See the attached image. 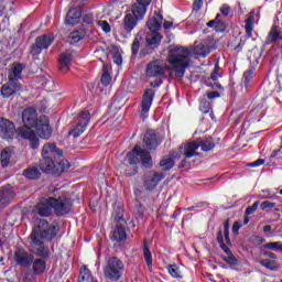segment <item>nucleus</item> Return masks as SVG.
I'll list each match as a JSON object with an SVG mask.
<instances>
[{"instance_id":"nucleus-15","label":"nucleus","mask_w":282,"mask_h":282,"mask_svg":"<svg viewBox=\"0 0 282 282\" xmlns=\"http://www.w3.org/2000/svg\"><path fill=\"white\" fill-rule=\"evenodd\" d=\"M21 89H23L21 83L14 79H9V82L1 87V96L3 98H10V96H14V94H18Z\"/></svg>"},{"instance_id":"nucleus-26","label":"nucleus","mask_w":282,"mask_h":282,"mask_svg":"<svg viewBox=\"0 0 282 282\" xmlns=\"http://www.w3.org/2000/svg\"><path fill=\"white\" fill-rule=\"evenodd\" d=\"M58 65H59V70L63 74H67L69 72V67L72 65V53H62L58 58Z\"/></svg>"},{"instance_id":"nucleus-17","label":"nucleus","mask_w":282,"mask_h":282,"mask_svg":"<svg viewBox=\"0 0 282 282\" xmlns=\"http://www.w3.org/2000/svg\"><path fill=\"white\" fill-rule=\"evenodd\" d=\"M140 19H144V15L133 14V9H131V13H127L123 18L124 32H128V33L133 32Z\"/></svg>"},{"instance_id":"nucleus-24","label":"nucleus","mask_w":282,"mask_h":282,"mask_svg":"<svg viewBox=\"0 0 282 282\" xmlns=\"http://www.w3.org/2000/svg\"><path fill=\"white\" fill-rule=\"evenodd\" d=\"M152 0H137V2L132 6V13L137 14V17H144L147 14V8L151 6Z\"/></svg>"},{"instance_id":"nucleus-51","label":"nucleus","mask_w":282,"mask_h":282,"mask_svg":"<svg viewBox=\"0 0 282 282\" xmlns=\"http://www.w3.org/2000/svg\"><path fill=\"white\" fill-rule=\"evenodd\" d=\"M70 39H72V43H78L79 41H83V39H85V33L75 31L72 33Z\"/></svg>"},{"instance_id":"nucleus-34","label":"nucleus","mask_w":282,"mask_h":282,"mask_svg":"<svg viewBox=\"0 0 282 282\" xmlns=\"http://www.w3.org/2000/svg\"><path fill=\"white\" fill-rule=\"evenodd\" d=\"M112 219L117 221V224H123V226L127 225V220H124V209H122V206H113Z\"/></svg>"},{"instance_id":"nucleus-64","label":"nucleus","mask_w":282,"mask_h":282,"mask_svg":"<svg viewBox=\"0 0 282 282\" xmlns=\"http://www.w3.org/2000/svg\"><path fill=\"white\" fill-rule=\"evenodd\" d=\"M219 247H220L221 250L225 251L227 254L232 253V251H230V248L228 247V245L221 242V243H219Z\"/></svg>"},{"instance_id":"nucleus-2","label":"nucleus","mask_w":282,"mask_h":282,"mask_svg":"<svg viewBox=\"0 0 282 282\" xmlns=\"http://www.w3.org/2000/svg\"><path fill=\"white\" fill-rule=\"evenodd\" d=\"M189 55L191 52L184 46H176L170 51L169 63L172 67L169 72L172 78H184L186 67L189 65Z\"/></svg>"},{"instance_id":"nucleus-28","label":"nucleus","mask_w":282,"mask_h":282,"mask_svg":"<svg viewBox=\"0 0 282 282\" xmlns=\"http://www.w3.org/2000/svg\"><path fill=\"white\" fill-rule=\"evenodd\" d=\"M276 41H282L281 28L272 25L267 35V45H272V43H276Z\"/></svg>"},{"instance_id":"nucleus-57","label":"nucleus","mask_w":282,"mask_h":282,"mask_svg":"<svg viewBox=\"0 0 282 282\" xmlns=\"http://www.w3.org/2000/svg\"><path fill=\"white\" fill-rule=\"evenodd\" d=\"M216 32H224L226 30V24L217 19V23L215 26Z\"/></svg>"},{"instance_id":"nucleus-59","label":"nucleus","mask_w":282,"mask_h":282,"mask_svg":"<svg viewBox=\"0 0 282 282\" xmlns=\"http://www.w3.org/2000/svg\"><path fill=\"white\" fill-rule=\"evenodd\" d=\"M208 100H213L215 98H219L221 95L218 91H208L206 93Z\"/></svg>"},{"instance_id":"nucleus-14","label":"nucleus","mask_w":282,"mask_h":282,"mask_svg":"<svg viewBox=\"0 0 282 282\" xmlns=\"http://www.w3.org/2000/svg\"><path fill=\"white\" fill-rule=\"evenodd\" d=\"M14 261L22 268H30L34 261V254L28 253V251L23 249H18L14 253Z\"/></svg>"},{"instance_id":"nucleus-61","label":"nucleus","mask_w":282,"mask_h":282,"mask_svg":"<svg viewBox=\"0 0 282 282\" xmlns=\"http://www.w3.org/2000/svg\"><path fill=\"white\" fill-rule=\"evenodd\" d=\"M261 254L263 257H267V259H276V253H273L271 251H262Z\"/></svg>"},{"instance_id":"nucleus-54","label":"nucleus","mask_w":282,"mask_h":282,"mask_svg":"<svg viewBox=\"0 0 282 282\" xmlns=\"http://www.w3.org/2000/svg\"><path fill=\"white\" fill-rule=\"evenodd\" d=\"M223 259L230 265H237V258L232 253H227V257H224Z\"/></svg>"},{"instance_id":"nucleus-46","label":"nucleus","mask_w":282,"mask_h":282,"mask_svg":"<svg viewBox=\"0 0 282 282\" xmlns=\"http://www.w3.org/2000/svg\"><path fill=\"white\" fill-rule=\"evenodd\" d=\"M126 177H133V175H138V164H129L124 170Z\"/></svg>"},{"instance_id":"nucleus-37","label":"nucleus","mask_w":282,"mask_h":282,"mask_svg":"<svg viewBox=\"0 0 282 282\" xmlns=\"http://www.w3.org/2000/svg\"><path fill=\"white\" fill-rule=\"evenodd\" d=\"M198 147H200L202 151L207 153V151H213V149H215V141L209 137L205 140L198 141Z\"/></svg>"},{"instance_id":"nucleus-18","label":"nucleus","mask_w":282,"mask_h":282,"mask_svg":"<svg viewBox=\"0 0 282 282\" xmlns=\"http://www.w3.org/2000/svg\"><path fill=\"white\" fill-rule=\"evenodd\" d=\"M18 133L20 138L30 141L31 149H39L41 143L39 142V138L36 137V133H34V130L30 128H20Z\"/></svg>"},{"instance_id":"nucleus-32","label":"nucleus","mask_w":282,"mask_h":282,"mask_svg":"<svg viewBox=\"0 0 282 282\" xmlns=\"http://www.w3.org/2000/svg\"><path fill=\"white\" fill-rule=\"evenodd\" d=\"M40 169L44 173H54V169H56V163L54 162V159L43 158L40 161Z\"/></svg>"},{"instance_id":"nucleus-21","label":"nucleus","mask_w":282,"mask_h":282,"mask_svg":"<svg viewBox=\"0 0 282 282\" xmlns=\"http://www.w3.org/2000/svg\"><path fill=\"white\" fill-rule=\"evenodd\" d=\"M0 135L8 140L14 135V123L6 118L0 119Z\"/></svg>"},{"instance_id":"nucleus-31","label":"nucleus","mask_w":282,"mask_h":282,"mask_svg":"<svg viewBox=\"0 0 282 282\" xmlns=\"http://www.w3.org/2000/svg\"><path fill=\"white\" fill-rule=\"evenodd\" d=\"M80 21V9L73 8L66 14L67 25H76Z\"/></svg>"},{"instance_id":"nucleus-50","label":"nucleus","mask_w":282,"mask_h":282,"mask_svg":"<svg viewBox=\"0 0 282 282\" xmlns=\"http://www.w3.org/2000/svg\"><path fill=\"white\" fill-rule=\"evenodd\" d=\"M140 41H142V37H140L139 35H137L133 40L131 47L133 55L138 54V52L140 51Z\"/></svg>"},{"instance_id":"nucleus-11","label":"nucleus","mask_w":282,"mask_h":282,"mask_svg":"<svg viewBox=\"0 0 282 282\" xmlns=\"http://www.w3.org/2000/svg\"><path fill=\"white\" fill-rule=\"evenodd\" d=\"M163 178L164 173L162 172L147 171L142 177L145 191H155V188H158V184H160Z\"/></svg>"},{"instance_id":"nucleus-52","label":"nucleus","mask_w":282,"mask_h":282,"mask_svg":"<svg viewBox=\"0 0 282 282\" xmlns=\"http://www.w3.org/2000/svg\"><path fill=\"white\" fill-rule=\"evenodd\" d=\"M98 25L104 32H106V34H109V32H111V25H109V22L100 20L98 21Z\"/></svg>"},{"instance_id":"nucleus-29","label":"nucleus","mask_w":282,"mask_h":282,"mask_svg":"<svg viewBox=\"0 0 282 282\" xmlns=\"http://www.w3.org/2000/svg\"><path fill=\"white\" fill-rule=\"evenodd\" d=\"M23 69H25V66H23V64L13 63L11 70L8 75L9 80H15L17 83H19V80H21L22 78L21 74H23Z\"/></svg>"},{"instance_id":"nucleus-22","label":"nucleus","mask_w":282,"mask_h":282,"mask_svg":"<svg viewBox=\"0 0 282 282\" xmlns=\"http://www.w3.org/2000/svg\"><path fill=\"white\" fill-rule=\"evenodd\" d=\"M143 143L145 144V149L149 151H154L160 145V139H158V134L154 130H148L143 138Z\"/></svg>"},{"instance_id":"nucleus-53","label":"nucleus","mask_w":282,"mask_h":282,"mask_svg":"<svg viewBox=\"0 0 282 282\" xmlns=\"http://www.w3.org/2000/svg\"><path fill=\"white\" fill-rule=\"evenodd\" d=\"M257 208H259V200L254 202L253 205L247 207L245 215H253L257 212Z\"/></svg>"},{"instance_id":"nucleus-9","label":"nucleus","mask_w":282,"mask_h":282,"mask_svg":"<svg viewBox=\"0 0 282 282\" xmlns=\"http://www.w3.org/2000/svg\"><path fill=\"white\" fill-rule=\"evenodd\" d=\"M148 78H164L166 74V62L164 59H153L145 68Z\"/></svg>"},{"instance_id":"nucleus-38","label":"nucleus","mask_w":282,"mask_h":282,"mask_svg":"<svg viewBox=\"0 0 282 282\" xmlns=\"http://www.w3.org/2000/svg\"><path fill=\"white\" fill-rule=\"evenodd\" d=\"M245 30L247 36L252 39V31L254 30V15H249L245 21Z\"/></svg>"},{"instance_id":"nucleus-35","label":"nucleus","mask_w":282,"mask_h":282,"mask_svg":"<svg viewBox=\"0 0 282 282\" xmlns=\"http://www.w3.org/2000/svg\"><path fill=\"white\" fill-rule=\"evenodd\" d=\"M143 257L149 270H151L153 265V256L151 254V250H149V241H147V239L143 240Z\"/></svg>"},{"instance_id":"nucleus-39","label":"nucleus","mask_w":282,"mask_h":282,"mask_svg":"<svg viewBox=\"0 0 282 282\" xmlns=\"http://www.w3.org/2000/svg\"><path fill=\"white\" fill-rule=\"evenodd\" d=\"M12 158V149L6 148L0 154V162L2 166H8L10 164V159Z\"/></svg>"},{"instance_id":"nucleus-58","label":"nucleus","mask_w":282,"mask_h":282,"mask_svg":"<svg viewBox=\"0 0 282 282\" xmlns=\"http://www.w3.org/2000/svg\"><path fill=\"white\" fill-rule=\"evenodd\" d=\"M263 164H265V160H263V159H258L257 161L247 164V166H251V167H254V166H263Z\"/></svg>"},{"instance_id":"nucleus-47","label":"nucleus","mask_w":282,"mask_h":282,"mask_svg":"<svg viewBox=\"0 0 282 282\" xmlns=\"http://www.w3.org/2000/svg\"><path fill=\"white\" fill-rule=\"evenodd\" d=\"M252 78H253L252 70H246L243 73L242 83H243L246 89H248V86L250 85V83H252Z\"/></svg>"},{"instance_id":"nucleus-44","label":"nucleus","mask_w":282,"mask_h":282,"mask_svg":"<svg viewBox=\"0 0 282 282\" xmlns=\"http://www.w3.org/2000/svg\"><path fill=\"white\" fill-rule=\"evenodd\" d=\"M110 83H111V75H109V67L107 65H104L101 84L105 85V87H107V85H110Z\"/></svg>"},{"instance_id":"nucleus-8","label":"nucleus","mask_w":282,"mask_h":282,"mask_svg":"<svg viewBox=\"0 0 282 282\" xmlns=\"http://www.w3.org/2000/svg\"><path fill=\"white\" fill-rule=\"evenodd\" d=\"M197 149H199L198 141H192L180 147V154L177 152H173L171 155L173 160H180L182 155H184L185 160H191V158L199 156Z\"/></svg>"},{"instance_id":"nucleus-10","label":"nucleus","mask_w":282,"mask_h":282,"mask_svg":"<svg viewBox=\"0 0 282 282\" xmlns=\"http://www.w3.org/2000/svg\"><path fill=\"white\" fill-rule=\"evenodd\" d=\"M89 120H91V113L89 111H80L78 113V122L68 131V135H72L73 138L83 135L87 129V124H89Z\"/></svg>"},{"instance_id":"nucleus-1","label":"nucleus","mask_w":282,"mask_h":282,"mask_svg":"<svg viewBox=\"0 0 282 282\" xmlns=\"http://www.w3.org/2000/svg\"><path fill=\"white\" fill-rule=\"evenodd\" d=\"M56 232H58V227L51 225L45 219H41L39 225L33 229L31 234V250L37 254V257H42L43 259H48L50 249L43 246V239H54L56 237Z\"/></svg>"},{"instance_id":"nucleus-62","label":"nucleus","mask_w":282,"mask_h":282,"mask_svg":"<svg viewBox=\"0 0 282 282\" xmlns=\"http://www.w3.org/2000/svg\"><path fill=\"white\" fill-rule=\"evenodd\" d=\"M220 12L224 17H228V14H230V7L228 4L223 6Z\"/></svg>"},{"instance_id":"nucleus-49","label":"nucleus","mask_w":282,"mask_h":282,"mask_svg":"<svg viewBox=\"0 0 282 282\" xmlns=\"http://www.w3.org/2000/svg\"><path fill=\"white\" fill-rule=\"evenodd\" d=\"M264 248H267V250H280V252H282V242H268L264 245Z\"/></svg>"},{"instance_id":"nucleus-55","label":"nucleus","mask_w":282,"mask_h":282,"mask_svg":"<svg viewBox=\"0 0 282 282\" xmlns=\"http://www.w3.org/2000/svg\"><path fill=\"white\" fill-rule=\"evenodd\" d=\"M243 224L241 223V220H238V221H235L234 225H232V234L234 235H239V230H241Z\"/></svg>"},{"instance_id":"nucleus-43","label":"nucleus","mask_w":282,"mask_h":282,"mask_svg":"<svg viewBox=\"0 0 282 282\" xmlns=\"http://www.w3.org/2000/svg\"><path fill=\"white\" fill-rule=\"evenodd\" d=\"M224 237L227 246H231L232 242L230 241V219H226L224 221Z\"/></svg>"},{"instance_id":"nucleus-4","label":"nucleus","mask_w":282,"mask_h":282,"mask_svg":"<svg viewBox=\"0 0 282 282\" xmlns=\"http://www.w3.org/2000/svg\"><path fill=\"white\" fill-rule=\"evenodd\" d=\"M124 274V262L118 257L108 258L104 267V276L109 281H120Z\"/></svg>"},{"instance_id":"nucleus-12","label":"nucleus","mask_w":282,"mask_h":282,"mask_svg":"<svg viewBox=\"0 0 282 282\" xmlns=\"http://www.w3.org/2000/svg\"><path fill=\"white\" fill-rule=\"evenodd\" d=\"M39 138L42 140H50L52 138V128L50 127V119L45 115L40 116L37 124L34 127Z\"/></svg>"},{"instance_id":"nucleus-27","label":"nucleus","mask_w":282,"mask_h":282,"mask_svg":"<svg viewBox=\"0 0 282 282\" xmlns=\"http://www.w3.org/2000/svg\"><path fill=\"white\" fill-rule=\"evenodd\" d=\"M54 162H55V169L53 170V173L55 175H61V173H65V171L69 169V161H67V159L63 156V152L61 158L54 159Z\"/></svg>"},{"instance_id":"nucleus-23","label":"nucleus","mask_w":282,"mask_h":282,"mask_svg":"<svg viewBox=\"0 0 282 282\" xmlns=\"http://www.w3.org/2000/svg\"><path fill=\"white\" fill-rule=\"evenodd\" d=\"M14 199V189L10 186L0 188V208H6Z\"/></svg>"},{"instance_id":"nucleus-36","label":"nucleus","mask_w":282,"mask_h":282,"mask_svg":"<svg viewBox=\"0 0 282 282\" xmlns=\"http://www.w3.org/2000/svg\"><path fill=\"white\" fill-rule=\"evenodd\" d=\"M78 282H94V276L91 275V271L87 269V265H83L79 269Z\"/></svg>"},{"instance_id":"nucleus-25","label":"nucleus","mask_w":282,"mask_h":282,"mask_svg":"<svg viewBox=\"0 0 282 282\" xmlns=\"http://www.w3.org/2000/svg\"><path fill=\"white\" fill-rule=\"evenodd\" d=\"M110 239L112 241H117L118 243L127 241V230L124 229V223H119V225L116 226Z\"/></svg>"},{"instance_id":"nucleus-45","label":"nucleus","mask_w":282,"mask_h":282,"mask_svg":"<svg viewBox=\"0 0 282 282\" xmlns=\"http://www.w3.org/2000/svg\"><path fill=\"white\" fill-rule=\"evenodd\" d=\"M169 274L173 276V279H182V271H180V267L176 264H170L167 267Z\"/></svg>"},{"instance_id":"nucleus-56","label":"nucleus","mask_w":282,"mask_h":282,"mask_svg":"<svg viewBox=\"0 0 282 282\" xmlns=\"http://www.w3.org/2000/svg\"><path fill=\"white\" fill-rule=\"evenodd\" d=\"M276 206V203H272L270 200H264L261 203L260 208L261 210H265L267 208H274Z\"/></svg>"},{"instance_id":"nucleus-20","label":"nucleus","mask_w":282,"mask_h":282,"mask_svg":"<svg viewBox=\"0 0 282 282\" xmlns=\"http://www.w3.org/2000/svg\"><path fill=\"white\" fill-rule=\"evenodd\" d=\"M63 150L56 147L55 143H46L42 149V158H50L51 160H56V158H62Z\"/></svg>"},{"instance_id":"nucleus-5","label":"nucleus","mask_w":282,"mask_h":282,"mask_svg":"<svg viewBox=\"0 0 282 282\" xmlns=\"http://www.w3.org/2000/svg\"><path fill=\"white\" fill-rule=\"evenodd\" d=\"M126 160L128 164L132 165L141 162L144 169H151V166H153V158H151V153L142 149L140 145H135L132 151L128 152Z\"/></svg>"},{"instance_id":"nucleus-7","label":"nucleus","mask_w":282,"mask_h":282,"mask_svg":"<svg viewBox=\"0 0 282 282\" xmlns=\"http://www.w3.org/2000/svg\"><path fill=\"white\" fill-rule=\"evenodd\" d=\"M52 43H54V35L44 34L40 35L35 39V43L31 45V55L35 61H39V55L43 52V50H47Z\"/></svg>"},{"instance_id":"nucleus-48","label":"nucleus","mask_w":282,"mask_h":282,"mask_svg":"<svg viewBox=\"0 0 282 282\" xmlns=\"http://www.w3.org/2000/svg\"><path fill=\"white\" fill-rule=\"evenodd\" d=\"M219 69H221L219 67V63H216L215 67H214V70L210 74V79L212 80L217 82V80H219L221 78V73H219Z\"/></svg>"},{"instance_id":"nucleus-60","label":"nucleus","mask_w":282,"mask_h":282,"mask_svg":"<svg viewBox=\"0 0 282 282\" xmlns=\"http://www.w3.org/2000/svg\"><path fill=\"white\" fill-rule=\"evenodd\" d=\"M203 3H204V0H195L193 2V10H196V12L202 10Z\"/></svg>"},{"instance_id":"nucleus-13","label":"nucleus","mask_w":282,"mask_h":282,"mask_svg":"<svg viewBox=\"0 0 282 282\" xmlns=\"http://www.w3.org/2000/svg\"><path fill=\"white\" fill-rule=\"evenodd\" d=\"M39 113L34 108H26L22 112V121L24 127L22 129H32L39 124Z\"/></svg>"},{"instance_id":"nucleus-19","label":"nucleus","mask_w":282,"mask_h":282,"mask_svg":"<svg viewBox=\"0 0 282 282\" xmlns=\"http://www.w3.org/2000/svg\"><path fill=\"white\" fill-rule=\"evenodd\" d=\"M155 98V90L153 88H147L143 93L141 100V112L149 113L151 110V105H153V99Z\"/></svg>"},{"instance_id":"nucleus-63","label":"nucleus","mask_w":282,"mask_h":282,"mask_svg":"<svg viewBox=\"0 0 282 282\" xmlns=\"http://www.w3.org/2000/svg\"><path fill=\"white\" fill-rule=\"evenodd\" d=\"M162 83H163L162 78H156V80L150 83V87H153V88L160 87Z\"/></svg>"},{"instance_id":"nucleus-6","label":"nucleus","mask_w":282,"mask_h":282,"mask_svg":"<svg viewBox=\"0 0 282 282\" xmlns=\"http://www.w3.org/2000/svg\"><path fill=\"white\" fill-rule=\"evenodd\" d=\"M48 203L53 208L54 215L56 217H63L72 213V202L67 197L56 196L52 194L48 196Z\"/></svg>"},{"instance_id":"nucleus-3","label":"nucleus","mask_w":282,"mask_h":282,"mask_svg":"<svg viewBox=\"0 0 282 282\" xmlns=\"http://www.w3.org/2000/svg\"><path fill=\"white\" fill-rule=\"evenodd\" d=\"M162 21L164 17L158 11H154L153 17L148 20L147 25L150 31L145 36L148 45H159L162 41V34L159 33L162 30Z\"/></svg>"},{"instance_id":"nucleus-42","label":"nucleus","mask_w":282,"mask_h":282,"mask_svg":"<svg viewBox=\"0 0 282 282\" xmlns=\"http://www.w3.org/2000/svg\"><path fill=\"white\" fill-rule=\"evenodd\" d=\"M160 166L162 171H171V169L175 166V161L173 160V158H163L160 161Z\"/></svg>"},{"instance_id":"nucleus-41","label":"nucleus","mask_w":282,"mask_h":282,"mask_svg":"<svg viewBox=\"0 0 282 282\" xmlns=\"http://www.w3.org/2000/svg\"><path fill=\"white\" fill-rule=\"evenodd\" d=\"M194 54H196V56H202L203 58H205V56H208L210 54V48H208V46H206L205 44H198L194 47Z\"/></svg>"},{"instance_id":"nucleus-33","label":"nucleus","mask_w":282,"mask_h":282,"mask_svg":"<svg viewBox=\"0 0 282 282\" xmlns=\"http://www.w3.org/2000/svg\"><path fill=\"white\" fill-rule=\"evenodd\" d=\"M31 264H32L33 273L36 275L43 274L47 268V264H46L45 260H43V259L34 260V258H33V261Z\"/></svg>"},{"instance_id":"nucleus-30","label":"nucleus","mask_w":282,"mask_h":282,"mask_svg":"<svg viewBox=\"0 0 282 282\" xmlns=\"http://www.w3.org/2000/svg\"><path fill=\"white\" fill-rule=\"evenodd\" d=\"M22 174L26 180H41V170H39V166L36 165L26 167L25 170H23Z\"/></svg>"},{"instance_id":"nucleus-40","label":"nucleus","mask_w":282,"mask_h":282,"mask_svg":"<svg viewBox=\"0 0 282 282\" xmlns=\"http://www.w3.org/2000/svg\"><path fill=\"white\" fill-rule=\"evenodd\" d=\"M260 265L267 268V270H279V263L276 259H262L259 261Z\"/></svg>"},{"instance_id":"nucleus-16","label":"nucleus","mask_w":282,"mask_h":282,"mask_svg":"<svg viewBox=\"0 0 282 282\" xmlns=\"http://www.w3.org/2000/svg\"><path fill=\"white\" fill-rule=\"evenodd\" d=\"M53 207L50 204V196L40 200V203L34 207V215H40V217H50L52 215Z\"/></svg>"}]
</instances>
